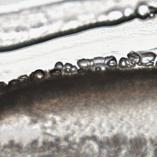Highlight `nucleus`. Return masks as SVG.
Segmentation results:
<instances>
[{"instance_id": "16", "label": "nucleus", "mask_w": 157, "mask_h": 157, "mask_svg": "<svg viewBox=\"0 0 157 157\" xmlns=\"http://www.w3.org/2000/svg\"><path fill=\"white\" fill-rule=\"evenodd\" d=\"M86 61H89V59H80L79 60H78V61H77V65H78V66L80 67V63H81L83 62H84Z\"/></svg>"}, {"instance_id": "9", "label": "nucleus", "mask_w": 157, "mask_h": 157, "mask_svg": "<svg viewBox=\"0 0 157 157\" xmlns=\"http://www.w3.org/2000/svg\"><path fill=\"white\" fill-rule=\"evenodd\" d=\"M64 67V66L63 65V64H62V63H61V62H58L56 63V65H55V67L57 68L53 70L50 71H49V74L52 75L53 73H55L57 71L60 72L61 70H63L62 69H63Z\"/></svg>"}, {"instance_id": "21", "label": "nucleus", "mask_w": 157, "mask_h": 157, "mask_svg": "<svg viewBox=\"0 0 157 157\" xmlns=\"http://www.w3.org/2000/svg\"><path fill=\"white\" fill-rule=\"evenodd\" d=\"M16 82V80L15 79H13L11 81H10V82H9V84H10V85H11V84H13V82Z\"/></svg>"}, {"instance_id": "31", "label": "nucleus", "mask_w": 157, "mask_h": 157, "mask_svg": "<svg viewBox=\"0 0 157 157\" xmlns=\"http://www.w3.org/2000/svg\"><path fill=\"white\" fill-rule=\"evenodd\" d=\"M27 105V104L26 103H25V106H26Z\"/></svg>"}, {"instance_id": "22", "label": "nucleus", "mask_w": 157, "mask_h": 157, "mask_svg": "<svg viewBox=\"0 0 157 157\" xmlns=\"http://www.w3.org/2000/svg\"><path fill=\"white\" fill-rule=\"evenodd\" d=\"M154 157H157V149L155 150V156Z\"/></svg>"}, {"instance_id": "7", "label": "nucleus", "mask_w": 157, "mask_h": 157, "mask_svg": "<svg viewBox=\"0 0 157 157\" xmlns=\"http://www.w3.org/2000/svg\"><path fill=\"white\" fill-rule=\"evenodd\" d=\"M111 58H113L109 60L106 62V63H104V65H105V66H108L109 67H115L116 65L117 61H116V59L113 56H112L109 57H106L105 58V59H109Z\"/></svg>"}, {"instance_id": "15", "label": "nucleus", "mask_w": 157, "mask_h": 157, "mask_svg": "<svg viewBox=\"0 0 157 157\" xmlns=\"http://www.w3.org/2000/svg\"><path fill=\"white\" fill-rule=\"evenodd\" d=\"M33 103L32 101L29 102V108H28V111L30 113L33 112Z\"/></svg>"}, {"instance_id": "25", "label": "nucleus", "mask_w": 157, "mask_h": 157, "mask_svg": "<svg viewBox=\"0 0 157 157\" xmlns=\"http://www.w3.org/2000/svg\"><path fill=\"white\" fill-rule=\"evenodd\" d=\"M27 77V76H26V75H24V76H21L20 77V79H21V78L22 77Z\"/></svg>"}, {"instance_id": "19", "label": "nucleus", "mask_w": 157, "mask_h": 157, "mask_svg": "<svg viewBox=\"0 0 157 157\" xmlns=\"http://www.w3.org/2000/svg\"><path fill=\"white\" fill-rule=\"evenodd\" d=\"M74 1V0H65L64 1H61L60 2H58V3H63L65 2H72Z\"/></svg>"}, {"instance_id": "12", "label": "nucleus", "mask_w": 157, "mask_h": 157, "mask_svg": "<svg viewBox=\"0 0 157 157\" xmlns=\"http://www.w3.org/2000/svg\"><path fill=\"white\" fill-rule=\"evenodd\" d=\"M52 76L57 78L58 80H56V83H57L58 85H59L62 82V81H63L62 78L63 77L61 75H52Z\"/></svg>"}, {"instance_id": "3", "label": "nucleus", "mask_w": 157, "mask_h": 157, "mask_svg": "<svg viewBox=\"0 0 157 157\" xmlns=\"http://www.w3.org/2000/svg\"><path fill=\"white\" fill-rule=\"evenodd\" d=\"M132 150L130 151L131 155H141L142 157H144L146 155V154H142L141 153V147L145 146V141L144 139H132L130 140Z\"/></svg>"}, {"instance_id": "17", "label": "nucleus", "mask_w": 157, "mask_h": 157, "mask_svg": "<svg viewBox=\"0 0 157 157\" xmlns=\"http://www.w3.org/2000/svg\"><path fill=\"white\" fill-rule=\"evenodd\" d=\"M5 85V83L4 82H0V93L3 89Z\"/></svg>"}, {"instance_id": "11", "label": "nucleus", "mask_w": 157, "mask_h": 157, "mask_svg": "<svg viewBox=\"0 0 157 157\" xmlns=\"http://www.w3.org/2000/svg\"><path fill=\"white\" fill-rule=\"evenodd\" d=\"M41 74L44 76H47V74H46V72H45L42 70H36V71L34 72H33L30 75L32 76L33 77H34L35 75L36 74Z\"/></svg>"}, {"instance_id": "5", "label": "nucleus", "mask_w": 157, "mask_h": 157, "mask_svg": "<svg viewBox=\"0 0 157 157\" xmlns=\"http://www.w3.org/2000/svg\"><path fill=\"white\" fill-rule=\"evenodd\" d=\"M142 55L144 57H152L153 58H152V59L151 60H148V62H146L145 63H143L141 62L142 61V60L140 57H139L138 58V65L139 66H144L145 67H149L151 66H152V64H153V63H152V64L150 65H146V64H147L148 63H151V61H153L155 59L156 56L154 53L149 52H146V53H143L142 54Z\"/></svg>"}, {"instance_id": "13", "label": "nucleus", "mask_w": 157, "mask_h": 157, "mask_svg": "<svg viewBox=\"0 0 157 157\" xmlns=\"http://www.w3.org/2000/svg\"><path fill=\"white\" fill-rule=\"evenodd\" d=\"M127 60V58H125L124 57L121 58V59H120V60H119V68L121 69H123L126 67V66H124L122 65L121 64V63L122 62L124 61V62H125V63H126V60Z\"/></svg>"}, {"instance_id": "30", "label": "nucleus", "mask_w": 157, "mask_h": 157, "mask_svg": "<svg viewBox=\"0 0 157 157\" xmlns=\"http://www.w3.org/2000/svg\"><path fill=\"white\" fill-rule=\"evenodd\" d=\"M151 143H152V144H153V143H152V141L151 140Z\"/></svg>"}, {"instance_id": "23", "label": "nucleus", "mask_w": 157, "mask_h": 157, "mask_svg": "<svg viewBox=\"0 0 157 157\" xmlns=\"http://www.w3.org/2000/svg\"><path fill=\"white\" fill-rule=\"evenodd\" d=\"M60 141V139L59 138H57L56 139V142L58 143Z\"/></svg>"}, {"instance_id": "18", "label": "nucleus", "mask_w": 157, "mask_h": 157, "mask_svg": "<svg viewBox=\"0 0 157 157\" xmlns=\"http://www.w3.org/2000/svg\"><path fill=\"white\" fill-rule=\"evenodd\" d=\"M45 82L43 83V85L46 86H50V83L47 79H45Z\"/></svg>"}, {"instance_id": "2", "label": "nucleus", "mask_w": 157, "mask_h": 157, "mask_svg": "<svg viewBox=\"0 0 157 157\" xmlns=\"http://www.w3.org/2000/svg\"><path fill=\"white\" fill-rule=\"evenodd\" d=\"M86 139L88 140H94L96 142L97 144L99 145V147L100 149H106L105 146H107L108 147L111 149L114 147L115 148H118V150L114 151L112 152V153L114 154V156H117L118 155V153H120L121 151V148H120V146L121 145H125L126 144V141L124 140H122L121 143L120 142L121 140L118 137L117 135L114 136V138L113 139V144L111 145L110 143L108 142L105 143L101 142L97 140V138L95 136H93L91 137H87L86 138H82V140H81V143L83 144L85 142V140Z\"/></svg>"}, {"instance_id": "10", "label": "nucleus", "mask_w": 157, "mask_h": 157, "mask_svg": "<svg viewBox=\"0 0 157 157\" xmlns=\"http://www.w3.org/2000/svg\"><path fill=\"white\" fill-rule=\"evenodd\" d=\"M59 103L63 105H69L71 104V99L69 97L63 98L59 101Z\"/></svg>"}, {"instance_id": "20", "label": "nucleus", "mask_w": 157, "mask_h": 157, "mask_svg": "<svg viewBox=\"0 0 157 157\" xmlns=\"http://www.w3.org/2000/svg\"><path fill=\"white\" fill-rule=\"evenodd\" d=\"M146 4L145 3V2H140L139 3V4H138V6H140L142 5H145Z\"/></svg>"}, {"instance_id": "1", "label": "nucleus", "mask_w": 157, "mask_h": 157, "mask_svg": "<svg viewBox=\"0 0 157 157\" xmlns=\"http://www.w3.org/2000/svg\"><path fill=\"white\" fill-rule=\"evenodd\" d=\"M37 141L35 140L33 142L31 145V151L28 150H26L25 151H22L25 149L19 144L14 145V142L13 141H10V144L7 146H5L4 149L6 148H8L11 149H13L20 153L25 152L28 153H35L44 152L46 151H49L52 150L54 148L56 149V151H52V154L48 156H43L42 157H60V154L62 153V155H67V157H79V153L78 151L73 149L71 148H66L63 146H59L58 144H55L52 142L48 143L44 142L43 145L40 149H38L36 148L37 146Z\"/></svg>"}, {"instance_id": "24", "label": "nucleus", "mask_w": 157, "mask_h": 157, "mask_svg": "<svg viewBox=\"0 0 157 157\" xmlns=\"http://www.w3.org/2000/svg\"><path fill=\"white\" fill-rule=\"evenodd\" d=\"M36 80H37V81H38V82H40L41 81V80L38 78H36Z\"/></svg>"}, {"instance_id": "26", "label": "nucleus", "mask_w": 157, "mask_h": 157, "mask_svg": "<svg viewBox=\"0 0 157 157\" xmlns=\"http://www.w3.org/2000/svg\"><path fill=\"white\" fill-rule=\"evenodd\" d=\"M65 67H65V68H64V69H67V68H69V67H67L66 66H65Z\"/></svg>"}, {"instance_id": "28", "label": "nucleus", "mask_w": 157, "mask_h": 157, "mask_svg": "<svg viewBox=\"0 0 157 157\" xmlns=\"http://www.w3.org/2000/svg\"><path fill=\"white\" fill-rule=\"evenodd\" d=\"M90 61L92 62H93V59H91L90 60Z\"/></svg>"}, {"instance_id": "14", "label": "nucleus", "mask_w": 157, "mask_h": 157, "mask_svg": "<svg viewBox=\"0 0 157 157\" xmlns=\"http://www.w3.org/2000/svg\"><path fill=\"white\" fill-rule=\"evenodd\" d=\"M8 52V46L6 47H0V53Z\"/></svg>"}, {"instance_id": "29", "label": "nucleus", "mask_w": 157, "mask_h": 157, "mask_svg": "<svg viewBox=\"0 0 157 157\" xmlns=\"http://www.w3.org/2000/svg\"><path fill=\"white\" fill-rule=\"evenodd\" d=\"M60 65H58L57 66V67H60Z\"/></svg>"}, {"instance_id": "6", "label": "nucleus", "mask_w": 157, "mask_h": 157, "mask_svg": "<svg viewBox=\"0 0 157 157\" xmlns=\"http://www.w3.org/2000/svg\"><path fill=\"white\" fill-rule=\"evenodd\" d=\"M66 66L69 67V68L67 69H64L62 70L64 71V72L66 73H68L70 72L71 73H74L76 71L79 73V70L77 69V67L75 66H73L69 63H66Z\"/></svg>"}, {"instance_id": "8", "label": "nucleus", "mask_w": 157, "mask_h": 157, "mask_svg": "<svg viewBox=\"0 0 157 157\" xmlns=\"http://www.w3.org/2000/svg\"><path fill=\"white\" fill-rule=\"evenodd\" d=\"M129 58V60L132 62H134V63L137 64L138 58H139V56L136 53H129L127 55Z\"/></svg>"}, {"instance_id": "27", "label": "nucleus", "mask_w": 157, "mask_h": 157, "mask_svg": "<svg viewBox=\"0 0 157 157\" xmlns=\"http://www.w3.org/2000/svg\"><path fill=\"white\" fill-rule=\"evenodd\" d=\"M46 77V76H43V77H42V80H43V79L44 78Z\"/></svg>"}, {"instance_id": "4", "label": "nucleus", "mask_w": 157, "mask_h": 157, "mask_svg": "<svg viewBox=\"0 0 157 157\" xmlns=\"http://www.w3.org/2000/svg\"><path fill=\"white\" fill-rule=\"evenodd\" d=\"M2 98L0 95V115H4L8 112L11 111L17 112L18 109L15 108L18 105L17 101H13L7 105V106L5 107L2 104Z\"/></svg>"}]
</instances>
